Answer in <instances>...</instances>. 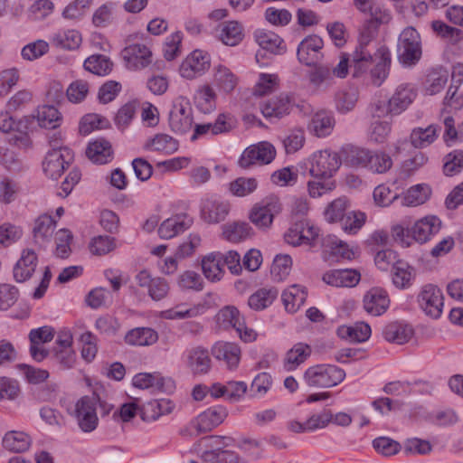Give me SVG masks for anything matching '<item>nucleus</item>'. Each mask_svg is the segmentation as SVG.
<instances>
[{
  "mask_svg": "<svg viewBox=\"0 0 463 463\" xmlns=\"http://www.w3.org/2000/svg\"><path fill=\"white\" fill-rule=\"evenodd\" d=\"M243 320V316L234 306H226L220 309L216 315L217 324L223 329H236L238 326H241Z\"/></svg>",
  "mask_w": 463,
  "mask_h": 463,
  "instance_id": "nucleus-54",
  "label": "nucleus"
},
{
  "mask_svg": "<svg viewBox=\"0 0 463 463\" xmlns=\"http://www.w3.org/2000/svg\"><path fill=\"white\" fill-rule=\"evenodd\" d=\"M88 158L95 164H107L113 158V151L110 143L99 138L89 143L86 149Z\"/></svg>",
  "mask_w": 463,
  "mask_h": 463,
  "instance_id": "nucleus-37",
  "label": "nucleus"
},
{
  "mask_svg": "<svg viewBox=\"0 0 463 463\" xmlns=\"http://www.w3.org/2000/svg\"><path fill=\"white\" fill-rule=\"evenodd\" d=\"M90 91V85L84 80H73L66 90V96L70 102L79 104L85 100Z\"/></svg>",
  "mask_w": 463,
  "mask_h": 463,
  "instance_id": "nucleus-62",
  "label": "nucleus"
},
{
  "mask_svg": "<svg viewBox=\"0 0 463 463\" xmlns=\"http://www.w3.org/2000/svg\"><path fill=\"white\" fill-rule=\"evenodd\" d=\"M371 327L364 322L355 323L350 326H340L337 335L342 338H349L351 341L362 343L366 341L371 335Z\"/></svg>",
  "mask_w": 463,
  "mask_h": 463,
  "instance_id": "nucleus-56",
  "label": "nucleus"
},
{
  "mask_svg": "<svg viewBox=\"0 0 463 463\" xmlns=\"http://www.w3.org/2000/svg\"><path fill=\"white\" fill-rule=\"evenodd\" d=\"M122 56L127 66L132 70H140L152 62V52L150 49L140 43L127 46L122 51Z\"/></svg>",
  "mask_w": 463,
  "mask_h": 463,
  "instance_id": "nucleus-20",
  "label": "nucleus"
},
{
  "mask_svg": "<svg viewBox=\"0 0 463 463\" xmlns=\"http://www.w3.org/2000/svg\"><path fill=\"white\" fill-rule=\"evenodd\" d=\"M375 65L370 71L371 80L373 85L381 86L387 79L391 63L392 55L390 50L383 45L374 52Z\"/></svg>",
  "mask_w": 463,
  "mask_h": 463,
  "instance_id": "nucleus-23",
  "label": "nucleus"
},
{
  "mask_svg": "<svg viewBox=\"0 0 463 463\" xmlns=\"http://www.w3.org/2000/svg\"><path fill=\"white\" fill-rule=\"evenodd\" d=\"M38 263L36 253L33 250H24L14 268V278L17 282L29 279L35 271Z\"/></svg>",
  "mask_w": 463,
  "mask_h": 463,
  "instance_id": "nucleus-31",
  "label": "nucleus"
},
{
  "mask_svg": "<svg viewBox=\"0 0 463 463\" xmlns=\"http://www.w3.org/2000/svg\"><path fill=\"white\" fill-rule=\"evenodd\" d=\"M323 245L325 251L333 258H335L336 260H353L355 256V251L336 236H326L324 239Z\"/></svg>",
  "mask_w": 463,
  "mask_h": 463,
  "instance_id": "nucleus-42",
  "label": "nucleus"
},
{
  "mask_svg": "<svg viewBox=\"0 0 463 463\" xmlns=\"http://www.w3.org/2000/svg\"><path fill=\"white\" fill-rule=\"evenodd\" d=\"M345 375V370L335 364H321L308 367L303 380L309 387L331 388L341 383Z\"/></svg>",
  "mask_w": 463,
  "mask_h": 463,
  "instance_id": "nucleus-3",
  "label": "nucleus"
},
{
  "mask_svg": "<svg viewBox=\"0 0 463 463\" xmlns=\"http://www.w3.org/2000/svg\"><path fill=\"white\" fill-rule=\"evenodd\" d=\"M349 206V201L345 196L335 199L327 204L324 211L325 220L330 223L343 221L345 217V213Z\"/></svg>",
  "mask_w": 463,
  "mask_h": 463,
  "instance_id": "nucleus-57",
  "label": "nucleus"
},
{
  "mask_svg": "<svg viewBox=\"0 0 463 463\" xmlns=\"http://www.w3.org/2000/svg\"><path fill=\"white\" fill-rule=\"evenodd\" d=\"M184 360L194 374H205L211 369L209 352L201 346L187 349L184 354Z\"/></svg>",
  "mask_w": 463,
  "mask_h": 463,
  "instance_id": "nucleus-22",
  "label": "nucleus"
},
{
  "mask_svg": "<svg viewBox=\"0 0 463 463\" xmlns=\"http://www.w3.org/2000/svg\"><path fill=\"white\" fill-rule=\"evenodd\" d=\"M172 384L170 379L164 378L159 373H140L133 377V385L139 389H149L165 392Z\"/></svg>",
  "mask_w": 463,
  "mask_h": 463,
  "instance_id": "nucleus-40",
  "label": "nucleus"
},
{
  "mask_svg": "<svg viewBox=\"0 0 463 463\" xmlns=\"http://www.w3.org/2000/svg\"><path fill=\"white\" fill-rule=\"evenodd\" d=\"M276 156L275 147L269 142H260L247 147L239 159L242 168H249L253 165L269 164Z\"/></svg>",
  "mask_w": 463,
  "mask_h": 463,
  "instance_id": "nucleus-14",
  "label": "nucleus"
},
{
  "mask_svg": "<svg viewBox=\"0 0 463 463\" xmlns=\"http://www.w3.org/2000/svg\"><path fill=\"white\" fill-rule=\"evenodd\" d=\"M179 144L177 140L166 134H156L148 138L144 144V148L147 151L160 152L171 155L178 150Z\"/></svg>",
  "mask_w": 463,
  "mask_h": 463,
  "instance_id": "nucleus-45",
  "label": "nucleus"
},
{
  "mask_svg": "<svg viewBox=\"0 0 463 463\" xmlns=\"http://www.w3.org/2000/svg\"><path fill=\"white\" fill-rule=\"evenodd\" d=\"M194 99L196 108L204 114L211 113L216 108V93L209 85L200 87Z\"/></svg>",
  "mask_w": 463,
  "mask_h": 463,
  "instance_id": "nucleus-55",
  "label": "nucleus"
},
{
  "mask_svg": "<svg viewBox=\"0 0 463 463\" xmlns=\"http://www.w3.org/2000/svg\"><path fill=\"white\" fill-rule=\"evenodd\" d=\"M281 212V203L277 196L270 195L256 203L250 212V222L259 229L269 228L275 215Z\"/></svg>",
  "mask_w": 463,
  "mask_h": 463,
  "instance_id": "nucleus-9",
  "label": "nucleus"
},
{
  "mask_svg": "<svg viewBox=\"0 0 463 463\" xmlns=\"http://www.w3.org/2000/svg\"><path fill=\"white\" fill-rule=\"evenodd\" d=\"M364 310L372 316H381L387 311L390 306V298L385 289L372 288L364 296Z\"/></svg>",
  "mask_w": 463,
  "mask_h": 463,
  "instance_id": "nucleus-21",
  "label": "nucleus"
},
{
  "mask_svg": "<svg viewBox=\"0 0 463 463\" xmlns=\"http://www.w3.org/2000/svg\"><path fill=\"white\" fill-rule=\"evenodd\" d=\"M99 397L95 394L81 397L75 404L74 417L79 428L85 433L95 430L99 425L97 405Z\"/></svg>",
  "mask_w": 463,
  "mask_h": 463,
  "instance_id": "nucleus-7",
  "label": "nucleus"
},
{
  "mask_svg": "<svg viewBox=\"0 0 463 463\" xmlns=\"http://www.w3.org/2000/svg\"><path fill=\"white\" fill-rule=\"evenodd\" d=\"M431 194V189L428 184H419L409 188L402 197V204L408 207H415L426 203Z\"/></svg>",
  "mask_w": 463,
  "mask_h": 463,
  "instance_id": "nucleus-51",
  "label": "nucleus"
},
{
  "mask_svg": "<svg viewBox=\"0 0 463 463\" xmlns=\"http://www.w3.org/2000/svg\"><path fill=\"white\" fill-rule=\"evenodd\" d=\"M229 211V203L215 196L206 197L202 200L201 218L207 223L222 222L228 215Z\"/></svg>",
  "mask_w": 463,
  "mask_h": 463,
  "instance_id": "nucleus-18",
  "label": "nucleus"
},
{
  "mask_svg": "<svg viewBox=\"0 0 463 463\" xmlns=\"http://www.w3.org/2000/svg\"><path fill=\"white\" fill-rule=\"evenodd\" d=\"M214 36L227 46H236L244 38V29L237 21H227L214 29Z\"/></svg>",
  "mask_w": 463,
  "mask_h": 463,
  "instance_id": "nucleus-25",
  "label": "nucleus"
},
{
  "mask_svg": "<svg viewBox=\"0 0 463 463\" xmlns=\"http://www.w3.org/2000/svg\"><path fill=\"white\" fill-rule=\"evenodd\" d=\"M348 161L353 166L365 168L374 174H384L392 166V157L382 150L357 147L351 150Z\"/></svg>",
  "mask_w": 463,
  "mask_h": 463,
  "instance_id": "nucleus-2",
  "label": "nucleus"
},
{
  "mask_svg": "<svg viewBox=\"0 0 463 463\" xmlns=\"http://www.w3.org/2000/svg\"><path fill=\"white\" fill-rule=\"evenodd\" d=\"M397 54L399 61L405 66L414 65L420 59V38L414 28L407 27L401 33Z\"/></svg>",
  "mask_w": 463,
  "mask_h": 463,
  "instance_id": "nucleus-6",
  "label": "nucleus"
},
{
  "mask_svg": "<svg viewBox=\"0 0 463 463\" xmlns=\"http://www.w3.org/2000/svg\"><path fill=\"white\" fill-rule=\"evenodd\" d=\"M228 416L225 407L217 405L208 408L194 418L185 427L184 432L191 437L211 431L219 426Z\"/></svg>",
  "mask_w": 463,
  "mask_h": 463,
  "instance_id": "nucleus-4",
  "label": "nucleus"
},
{
  "mask_svg": "<svg viewBox=\"0 0 463 463\" xmlns=\"http://www.w3.org/2000/svg\"><path fill=\"white\" fill-rule=\"evenodd\" d=\"M38 125L47 129H56L63 122V117L57 108L51 105L38 107L33 115Z\"/></svg>",
  "mask_w": 463,
  "mask_h": 463,
  "instance_id": "nucleus-38",
  "label": "nucleus"
},
{
  "mask_svg": "<svg viewBox=\"0 0 463 463\" xmlns=\"http://www.w3.org/2000/svg\"><path fill=\"white\" fill-rule=\"evenodd\" d=\"M311 353L312 348L309 345L302 342L296 343L285 354L284 369L288 372L296 370L308 359Z\"/></svg>",
  "mask_w": 463,
  "mask_h": 463,
  "instance_id": "nucleus-32",
  "label": "nucleus"
},
{
  "mask_svg": "<svg viewBox=\"0 0 463 463\" xmlns=\"http://www.w3.org/2000/svg\"><path fill=\"white\" fill-rule=\"evenodd\" d=\"M383 335L384 339L390 343L403 345L411 338L413 330L405 323L392 322L385 326Z\"/></svg>",
  "mask_w": 463,
  "mask_h": 463,
  "instance_id": "nucleus-43",
  "label": "nucleus"
},
{
  "mask_svg": "<svg viewBox=\"0 0 463 463\" xmlns=\"http://www.w3.org/2000/svg\"><path fill=\"white\" fill-rule=\"evenodd\" d=\"M135 279L139 287L147 289L149 297L154 300H161L168 294V282L160 277L153 278L146 269L139 271L136 275Z\"/></svg>",
  "mask_w": 463,
  "mask_h": 463,
  "instance_id": "nucleus-19",
  "label": "nucleus"
},
{
  "mask_svg": "<svg viewBox=\"0 0 463 463\" xmlns=\"http://www.w3.org/2000/svg\"><path fill=\"white\" fill-rule=\"evenodd\" d=\"M176 283L182 290L201 291L203 288V280L201 275L194 270L182 272L177 277Z\"/></svg>",
  "mask_w": 463,
  "mask_h": 463,
  "instance_id": "nucleus-61",
  "label": "nucleus"
},
{
  "mask_svg": "<svg viewBox=\"0 0 463 463\" xmlns=\"http://www.w3.org/2000/svg\"><path fill=\"white\" fill-rule=\"evenodd\" d=\"M51 356L62 370L72 368L76 363V354L72 347L52 348Z\"/></svg>",
  "mask_w": 463,
  "mask_h": 463,
  "instance_id": "nucleus-64",
  "label": "nucleus"
},
{
  "mask_svg": "<svg viewBox=\"0 0 463 463\" xmlns=\"http://www.w3.org/2000/svg\"><path fill=\"white\" fill-rule=\"evenodd\" d=\"M174 404L166 399L154 400L147 402L141 411V417L146 421L156 420L162 415L172 412Z\"/></svg>",
  "mask_w": 463,
  "mask_h": 463,
  "instance_id": "nucleus-50",
  "label": "nucleus"
},
{
  "mask_svg": "<svg viewBox=\"0 0 463 463\" xmlns=\"http://www.w3.org/2000/svg\"><path fill=\"white\" fill-rule=\"evenodd\" d=\"M307 297V288L304 286L294 284L283 291L281 299L286 311L294 314L305 304Z\"/></svg>",
  "mask_w": 463,
  "mask_h": 463,
  "instance_id": "nucleus-33",
  "label": "nucleus"
},
{
  "mask_svg": "<svg viewBox=\"0 0 463 463\" xmlns=\"http://www.w3.org/2000/svg\"><path fill=\"white\" fill-rule=\"evenodd\" d=\"M367 13L370 14L364 24L362 32L371 33V35L376 32L378 26L382 24H387L392 19V14L389 9L378 2H373L370 5Z\"/></svg>",
  "mask_w": 463,
  "mask_h": 463,
  "instance_id": "nucleus-35",
  "label": "nucleus"
},
{
  "mask_svg": "<svg viewBox=\"0 0 463 463\" xmlns=\"http://www.w3.org/2000/svg\"><path fill=\"white\" fill-rule=\"evenodd\" d=\"M223 237L231 242H240L251 235V227L246 222H233L223 227Z\"/></svg>",
  "mask_w": 463,
  "mask_h": 463,
  "instance_id": "nucleus-59",
  "label": "nucleus"
},
{
  "mask_svg": "<svg viewBox=\"0 0 463 463\" xmlns=\"http://www.w3.org/2000/svg\"><path fill=\"white\" fill-rule=\"evenodd\" d=\"M291 257L288 254H278L273 260L270 274L275 281H283L290 273Z\"/></svg>",
  "mask_w": 463,
  "mask_h": 463,
  "instance_id": "nucleus-60",
  "label": "nucleus"
},
{
  "mask_svg": "<svg viewBox=\"0 0 463 463\" xmlns=\"http://www.w3.org/2000/svg\"><path fill=\"white\" fill-rule=\"evenodd\" d=\"M72 154L69 148L52 149L49 151L43 163V172L52 179L60 177L69 167Z\"/></svg>",
  "mask_w": 463,
  "mask_h": 463,
  "instance_id": "nucleus-15",
  "label": "nucleus"
},
{
  "mask_svg": "<svg viewBox=\"0 0 463 463\" xmlns=\"http://www.w3.org/2000/svg\"><path fill=\"white\" fill-rule=\"evenodd\" d=\"M290 100L287 96H279L261 105L260 110L266 118H280L290 111Z\"/></svg>",
  "mask_w": 463,
  "mask_h": 463,
  "instance_id": "nucleus-44",
  "label": "nucleus"
},
{
  "mask_svg": "<svg viewBox=\"0 0 463 463\" xmlns=\"http://www.w3.org/2000/svg\"><path fill=\"white\" fill-rule=\"evenodd\" d=\"M373 35L371 33L361 32L358 44L352 54V67L354 76L359 77L366 73L371 68L374 57L373 49L371 48V41Z\"/></svg>",
  "mask_w": 463,
  "mask_h": 463,
  "instance_id": "nucleus-11",
  "label": "nucleus"
},
{
  "mask_svg": "<svg viewBox=\"0 0 463 463\" xmlns=\"http://www.w3.org/2000/svg\"><path fill=\"white\" fill-rule=\"evenodd\" d=\"M358 100V91L355 88L347 87L339 90L335 96L336 110L341 114L352 111Z\"/></svg>",
  "mask_w": 463,
  "mask_h": 463,
  "instance_id": "nucleus-53",
  "label": "nucleus"
},
{
  "mask_svg": "<svg viewBox=\"0 0 463 463\" xmlns=\"http://www.w3.org/2000/svg\"><path fill=\"white\" fill-rule=\"evenodd\" d=\"M193 109L189 100L179 96L174 101L169 113V127L176 134H185L193 127Z\"/></svg>",
  "mask_w": 463,
  "mask_h": 463,
  "instance_id": "nucleus-8",
  "label": "nucleus"
},
{
  "mask_svg": "<svg viewBox=\"0 0 463 463\" xmlns=\"http://www.w3.org/2000/svg\"><path fill=\"white\" fill-rule=\"evenodd\" d=\"M310 163L309 174L313 178H331L341 165L338 155L329 150L315 152Z\"/></svg>",
  "mask_w": 463,
  "mask_h": 463,
  "instance_id": "nucleus-10",
  "label": "nucleus"
},
{
  "mask_svg": "<svg viewBox=\"0 0 463 463\" xmlns=\"http://www.w3.org/2000/svg\"><path fill=\"white\" fill-rule=\"evenodd\" d=\"M441 227V220L433 214L421 217L412 224L406 218L391 227V236L402 247L409 248L414 242L420 245L429 242L439 232Z\"/></svg>",
  "mask_w": 463,
  "mask_h": 463,
  "instance_id": "nucleus-1",
  "label": "nucleus"
},
{
  "mask_svg": "<svg viewBox=\"0 0 463 463\" xmlns=\"http://www.w3.org/2000/svg\"><path fill=\"white\" fill-rule=\"evenodd\" d=\"M392 279L398 288H407L412 285L413 269L405 261L398 260L392 267Z\"/></svg>",
  "mask_w": 463,
  "mask_h": 463,
  "instance_id": "nucleus-52",
  "label": "nucleus"
},
{
  "mask_svg": "<svg viewBox=\"0 0 463 463\" xmlns=\"http://www.w3.org/2000/svg\"><path fill=\"white\" fill-rule=\"evenodd\" d=\"M233 439L225 436H210L203 439L205 447L209 448L202 453V460L205 463H241L239 456L231 450L221 449V446H229Z\"/></svg>",
  "mask_w": 463,
  "mask_h": 463,
  "instance_id": "nucleus-5",
  "label": "nucleus"
},
{
  "mask_svg": "<svg viewBox=\"0 0 463 463\" xmlns=\"http://www.w3.org/2000/svg\"><path fill=\"white\" fill-rule=\"evenodd\" d=\"M158 340V334L150 327H137L127 333L125 342L131 345H151Z\"/></svg>",
  "mask_w": 463,
  "mask_h": 463,
  "instance_id": "nucleus-48",
  "label": "nucleus"
},
{
  "mask_svg": "<svg viewBox=\"0 0 463 463\" xmlns=\"http://www.w3.org/2000/svg\"><path fill=\"white\" fill-rule=\"evenodd\" d=\"M417 90L411 83H402L394 90L389 99L392 115L403 112L416 99Z\"/></svg>",
  "mask_w": 463,
  "mask_h": 463,
  "instance_id": "nucleus-26",
  "label": "nucleus"
},
{
  "mask_svg": "<svg viewBox=\"0 0 463 463\" xmlns=\"http://www.w3.org/2000/svg\"><path fill=\"white\" fill-rule=\"evenodd\" d=\"M222 252L213 251L202 258L201 266L203 276L211 282H218L225 274L222 262Z\"/></svg>",
  "mask_w": 463,
  "mask_h": 463,
  "instance_id": "nucleus-29",
  "label": "nucleus"
},
{
  "mask_svg": "<svg viewBox=\"0 0 463 463\" xmlns=\"http://www.w3.org/2000/svg\"><path fill=\"white\" fill-rule=\"evenodd\" d=\"M56 221L48 214L39 216L33 228V241L41 248L46 247L52 241Z\"/></svg>",
  "mask_w": 463,
  "mask_h": 463,
  "instance_id": "nucleus-27",
  "label": "nucleus"
},
{
  "mask_svg": "<svg viewBox=\"0 0 463 463\" xmlns=\"http://www.w3.org/2000/svg\"><path fill=\"white\" fill-rule=\"evenodd\" d=\"M335 123V118L331 112L319 110L312 116L307 128L316 137H325L331 134Z\"/></svg>",
  "mask_w": 463,
  "mask_h": 463,
  "instance_id": "nucleus-36",
  "label": "nucleus"
},
{
  "mask_svg": "<svg viewBox=\"0 0 463 463\" xmlns=\"http://www.w3.org/2000/svg\"><path fill=\"white\" fill-rule=\"evenodd\" d=\"M324 42L317 35H309L303 39L298 44L297 55L298 61L307 65H316L322 58L321 50Z\"/></svg>",
  "mask_w": 463,
  "mask_h": 463,
  "instance_id": "nucleus-17",
  "label": "nucleus"
},
{
  "mask_svg": "<svg viewBox=\"0 0 463 463\" xmlns=\"http://www.w3.org/2000/svg\"><path fill=\"white\" fill-rule=\"evenodd\" d=\"M258 185L254 177H239L230 184V191L233 195L244 197L252 194Z\"/></svg>",
  "mask_w": 463,
  "mask_h": 463,
  "instance_id": "nucleus-63",
  "label": "nucleus"
},
{
  "mask_svg": "<svg viewBox=\"0 0 463 463\" xmlns=\"http://www.w3.org/2000/svg\"><path fill=\"white\" fill-rule=\"evenodd\" d=\"M32 443L30 436L18 430L7 431L2 440L3 447L14 453H21L26 451Z\"/></svg>",
  "mask_w": 463,
  "mask_h": 463,
  "instance_id": "nucleus-46",
  "label": "nucleus"
},
{
  "mask_svg": "<svg viewBox=\"0 0 463 463\" xmlns=\"http://www.w3.org/2000/svg\"><path fill=\"white\" fill-rule=\"evenodd\" d=\"M254 38L259 46L272 54L281 55L286 52L287 46L284 40L271 31L257 30Z\"/></svg>",
  "mask_w": 463,
  "mask_h": 463,
  "instance_id": "nucleus-30",
  "label": "nucleus"
},
{
  "mask_svg": "<svg viewBox=\"0 0 463 463\" xmlns=\"http://www.w3.org/2000/svg\"><path fill=\"white\" fill-rule=\"evenodd\" d=\"M213 82L220 91L230 93L237 86L238 78L230 68L218 64L213 69Z\"/></svg>",
  "mask_w": 463,
  "mask_h": 463,
  "instance_id": "nucleus-39",
  "label": "nucleus"
},
{
  "mask_svg": "<svg viewBox=\"0 0 463 463\" xmlns=\"http://www.w3.org/2000/svg\"><path fill=\"white\" fill-rule=\"evenodd\" d=\"M234 127L233 118L230 114H220L214 122L195 124L191 140L203 137H213L230 132Z\"/></svg>",
  "mask_w": 463,
  "mask_h": 463,
  "instance_id": "nucleus-16",
  "label": "nucleus"
},
{
  "mask_svg": "<svg viewBox=\"0 0 463 463\" xmlns=\"http://www.w3.org/2000/svg\"><path fill=\"white\" fill-rule=\"evenodd\" d=\"M241 348L238 345L230 342H217L212 348V354L215 359L222 362L228 369H234L241 360Z\"/></svg>",
  "mask_w": 463,
  "mask_h": 463,
  "instance_id": "nucleus-24",
  "label": "nucleus"
},
{
  "mask_svg": "<svg viewBox=\"0 0 463 463\" xmlns=\"http://www.w3.org/2000/svg\"><path fill=\"white\" fill-rule=\"evenodd\" d=\"M211 67V56L207 52L194 50L182 61L179 72L187 80L203 75Z\"/></svg>",
  "mask_w": 463,
  "mask_h": 463,
  "instance_id": "nucleus-13",
  "label": "nucleus"
},
{
  "mask_svg": "<svg viewBox=\"0 0 463 463\" xmlns=\"http://www.w3.org/2000/svg\"><path fill=\"white\" fill-rule=\"evenodd\" d=\"M439 130L438 125H430L425 128H416L411 133V144L416 148L426 147L437 139Z\"/></svg>",
  "mask_w": 463,
  "mask_h": 463,
  "instance_id": "nucleus-47",
  "label": "nucleus"
},
{
  "mask_svg": "<svg viewBox=\"0 0 463 463\" xmlns=\"http://www.w3.org/2000/svg\"><path fill=\"white\" fill-rule=\"evenodd\" d=\"M193 223V219L187 214H177L165 220L158 228V235L164 240H169L186 231Z\"/></svg>",
  "mask_w": 463,
  "mask_h": 463,
  "instance_id": "nucleus-28",
  "label": "nucleus"
},
{
  "mask_svg": "<svg viewBox=\"0 0 463 463\" xmlns=\"http://www.w3.org/2000/svg\"><path fill=\"white\" fill-rule=\"evenodd\" d=\"M278 295L275 288H261L249 297L248 305L251 309L260 311L271 306Z\"/></svg>",
  "mask_w": 463,
  "mask_h": 463,
  "instance_id": "nucleus-49",
  "label": "nucleus"
},
{
  "mask_svg": "<svg viewBox=\"0 0 463 463\" xmlns=\"http://www.w3.org/2000/svg\"><path fill=\"white\" fill-rule=\"evenodd\" d=\"M323 281L334 287H354L360 280V273L354 269H333L323 275Z\"/></svg>",
  "mask_w": 463,
  "mask_h": 463,
  "instance_id": "nucleus-34",
  "label": "nucleus"
},
{
  "mask_svg": "<svg viewBox=\"0 0 463 463\" xmlns=\"http://www.w3.org/2000/svg\"><path fill=\"white\" fill-rule=\"evenodd\" d=\"M50 41L55 47L71 51L80 47L82 38L75 29H61L52 35Z\"/></svg>",
  "mask_w": 463,
  "mask_h": 463,
  "instance_id": "nucleus-41",
  "label": "nucleus"
},
{
  "mask_svg": "<svg viewBox=\"0 0 463 463\" xmlns=\"http://www.w3.org/2000/svg\"><path fill=\"white\" fill-rule=\"evenodd\" d=\"M421 310L432 318H439L443 311L444 296L442 291L433 284L424 285L417 298Z\"/></svg>",
  "mask_w": 463,
  "mask_h": 463,
  "instance_id": "nucleus-12",
  "label": "nucleus"
},
{
  "mask_svg": "<svg viewBox=\"0 0 463 463\" xmlns=\"http://www.w3.org/2000/svg\"><path fill=\"white\" fill-rule=\"evenodd\" d=\"M112 66L110 60L101 54L91 55L84 61L85 70L99 76L108 75L112 71Z\"/></svg>",
  "mask_w": 463,
  "mask_h": 463,
  "instance_id": "nucleus-58",
  "label": "nucleus"
}]
</instances>
